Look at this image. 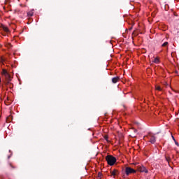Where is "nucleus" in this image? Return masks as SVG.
<instances>
[{
	"instance_id": "1",
	"label": "nucleus",
	"mask_w": 179,
	"mask_h": 179,
	"mask_svg": "<svg viewBox=\"0 0 179 179\" xmlns=\"http://www.w3.org/2000/svg\"><path fill=\"white\" fill-rule=\"evenodd\" d=\"M106 159L109 166H114L117 162V159L111 155H108Z\"/></svg>"
},
{
	"instance_id": "2",
	"label": "nucleus",
	"mask_w": 179,
	"mask_h": 179,
	"mask_svg": "<svg viewBox=\"0 0 179 179\" xmlns=\"http://www.w3.org/2000/svg\"><path fill=\"white\" fill-rule=\"evenodd\" d=\"M125 173L127 176H129V174H135V173H136V171L131 167H127Z\"/></svg>"
},
{
	"instance_id": "3",
	"label": "nucleus",
	"mask_w": 179,
	"mask_h": 179,
	"mask_svg": "<svg viewBox=\"0 0 179 179\" xmlns=\"http://www.w3.org/2000/svg\"><path fill=\"white\" fill-rule=\"evenodd\" d=\"M138 171H140V173H148V171L144 166H138Z\"/></svg>"
},
{
	"instance_id": "4",
	"label": "nucleus",
	"mask_w": 179,
	"mask_h": 179,
	"mask_svg": "<svg viewBox=\"0 0 179 179\" xmlns=\"http://www.w3.org/2000/svg\"><path fill=\"white\" fill-rule=\"evenodd\" d=\"M148 139H150V143H155L156 142V137L152 134L148 136Z\"/></svg>"
},
{
	"instance_id": "5",
	"label": "nucleus",
	"mask_w": 179,
	"mask_h": 179,
	"mask_svg": "<svg viewBox=\"0 0 179 179\" xmlns=\"http://www.w3.org/2000/svg\"><path fill=\"white\" fill-rule=\"evenodd\" d=\"M111 177L115 178V176H118V171L117 169H115L110 172Z\"/></svg>"
},
{
	"instance_id": "6",
	"label": "nucleus",
	"mask_w": 179,
	"mask_h": 179,
	"mask_svg": "<svg viewBox=\"0 0 179 179\" xmlns=\"http://www.w3.org/2000/svg\"><path fill=\"white\" fill-rule=\"evenodd\" d=\"M120 80V77H115L112 78L113 83H117Z\"/></svg>"
},
{
	"instance_id": "7",
	"label": "nucleus",
	"mask_w": 179,
	"mask_h": 179,
	"mask_svg": "<svg viewBox=\"0 0 179 179\" xmlns=\"http://www.w3.org/2000/svg\"><path fill=\"white\" fill-rule=\"evenodd\" d=\"M6 79L8 80V81H10V75H9V73H6L4 75Z\"/></svg>"
},
{
	"instance_id": "8",
	"label": "nucleus",
	"mask_w": 179,
	"mask_h": 179,
	"mask_svg": "<svg viewBox=\"0 0 179 179\" xmlns=\"http://www.w3.org/2000/svg\"><path fill=\"white\" fill-rule=\"evenodd\" d=\"M152 62L154 64H159V62H160V60L158 57H156L152 61Z\"/></svg>"
},
{
	"instance_id": "9",
	"label": "nucleus",
	"mask_w": 179,
	"mask_h": 179,
	"mask_svg": "<svg viewBox=\"0 0 179 179\" xmlns=\"http://www.w3.org/2000/svg\"><path fill=\"white\" fill-rule=\"evenodd\" d=\"M34 14V11L33 10L27 13L28 16H33Z\"/></svg>"
},
{
	"instance_id": "10",
	"label": "nucleus",
	"mask_w": 179,
	"mask_h": 179,
	"mask_svg": "<svg viewBox=\"0 0 179 179\" xmlns=\"http://www.w3.org/2000/svg\"><path fill=\"white\" fill-rule=\"evenodd\" d=\"M2 29L3 30H4V31H6V33H8V31H9V29H8V27H5V26H2Z\"/></svg>"
},
{
	"instance_id": "11",
	"label": "nucleus",
	"mask_w": 179,
	"mask_h": 179,
	"mask_svg": "<svg viewBox=\"0 0 179 179\" xmlns=\"http://www.w3.org/2000/svg\"><path fill=\"white\" fill-rule=\"evenodd\" d=\"M8 73V71H6V70H5V69L2 70V75L5 76L6 73Z\"/></svg>"
},
{
	"instance_id": "12",
	"label": "nucleus",
	"mask_w": 179,
	"mask_h": 179,
	"mask_svg": "<svg viewBox=\"0 0 179 179\" xmlns=\"http://www.w3.org/2000/svg\"><path fill=\"white\" fill-rule=\"evenodd\" d=\"M155 89H156V90H159V91L162 90V88L159 86H156Z\"/></svg>"
},
{
	"instance_id": "13",
	"label": "nucleus",
	"mask_w": 179,
	"mask_h": 179,
	"mask_svg": "<svg viewBox=\"0 0 179 179\" xmlns=\"http://www.w3.org/2000/svg\"><path fill=\"white\" fill-rule=\"evenodd\" d=\"M167 44H169L168 42H164V43L162 44V47H166V45H167Z\"/></svg>"
},
{
	"instance_id": "14",
	"label": "nucleus",
	"mask_w": 179,
	"mask_h": 179,
	"mask_svg": "<svg viewBox=\"0 0 179 179\" xmlns=\"http://www.w3.org/2000/svg\"><path fill=\"white\" fill-rule=\"evenodd\" d=\"M6 47H8V48H10V47H12V45H10V43H8L6 45Z\"/></svg>"
},
{
	"instance_id": "15",
	"label": "nucleus",
	"mask_w": 179,
	"mask_h": 179,
	"mask_svg": "<svg viewBox=\"0 0 179 179\" xmlns=\"http://www.w3.org/2000/svg\"><path fill=\"white\" fill-rule=\"evenodd\" d=\"M175 144L176 145V146H179L178 142H177V141L175 140Z\"/></svg>"
},
{
	"instance_id": "16",
	"label": "nucleus",
	"mask_w": 179,
	"mask_h": 179,
	"mask_svg": "<svg viewBox=\"0 0 179 179\" xmlns=\"http://www.w3.org/2000/svg\"><path fill=\"white\" fill-rule=\"evenodd\" d=\"M172 138L173 139L174 141H176V138H174L173 136H172Z\"/></svg>"
},
{
	"instance_id": "17",
	"label": "nucleus",
	"mask_w": 179,
	"mask_h": 179,
	"mask_svg": "<svg viewBox=\"0 0 179 179\" xmlns=\"http://www.w3.org/2000/svg\"><path fill=\"white\" fill-rule=\"evenodd\" d=\"M98 176L99 177H101V174L100 173L98 174Z\"/></svg>"
},
{
	"instance_id": "18",
	"label": "nucleus",
	"mask_w": 179,
	"mask_h": 179,
	"mask_svg": "<svg viewBox=\"0 0 179 179\" xmlns=\"http://www.w3.org/2000/svg\"><path fill=\"white\" fill-rule=\"evenodd\" d=\"M0 83H1V78H0Z\"/></svg>"
}]
</instances>
